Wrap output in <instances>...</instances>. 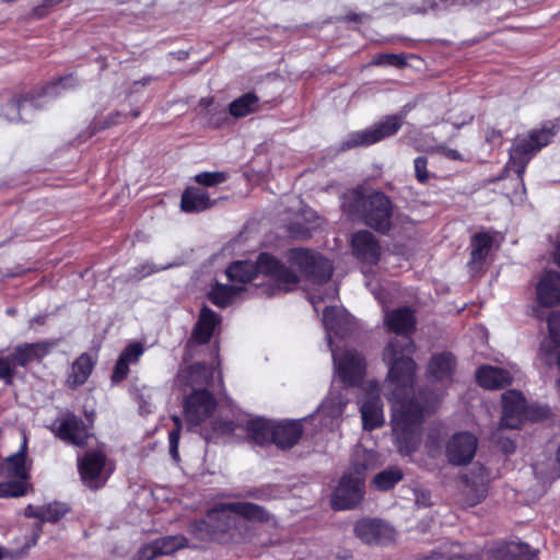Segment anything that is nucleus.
<instances>
[{"label":"nucleus","instance_id":"nucleus-7","mask_svg":"<svg viewBox=\"0 0 560 560\" xmlns=\"http://www.w3.org/2000/svg\"><path fill=\"white\" fill-rule=\"evenodd\" d=\"M209 523L225 530L232 526H245L246 522H266L268 514L258 505L247 502H231L215 506L208 513Z\"/></svg>","mask_w":560,"mask_h":560},{"label":"nucleus","instance_id":"nucleus-30","mask_svg":"<svg viewBox=\"0 0 560 560\" xmlns=\"http://www.w3.org/2000/svg\"><path fill=\"white\" fill-rule=\"evenodd\" d=\"M534 553L528 545L510 541L491 550L489 560H533Z\"/></svg>","mask_w":560,"mask_h":560},{"label":"nucleus","instance_id":"nucleus-9","mask_svg":"<svg viewBox=\"0 0 560 560\" xmlns=\"http://www.w3.org/2000/svg\"><path fill=\"white\" fill-rule=\"evenodd\" d=\"M501 425L508 429H520L526 421H536L549 415L547 407L527 406L521 392L509 390L502 395Z\"/></svg>","mask_w":560,"mask_h":560},{"label":"nucleus","instance_id":"nucleus-21","mask_svg":"<svg viewBox=\"0 0 560 560\" xmlns=\"http://www.w3.org/2000/svg\"><path fill=\"white\" fill-rule=\"evenodd\" d=\"M186 544V538L180 535L161 537L141 547L138 551V560H152L158 556L173 553Z\"/></svg>","mask_w":560,"mask_h":560},{"label":"nucleus","instance_id":"nucleus-25","mask_svg":"<svg viewBox=\"0 0 560 560\" xmlns=\"http://www.w3.org/2000/svg\"><path fill=\"white\" fill-rule=\"evenodd\" d=\"M548 338L545 339L539 349V358L545 364H551L555 351L560 347V312H552L547 317Z\"/></svg>","mask_w":560,"mask_h":560},{"label":"nucleus","instance_id":"nucleus-49","mask_svg":"<svg viewBox=\"0 0 560 560\" xmlns=\"http://www.w3.org/2000/svg\"><path fill=\"white\" fill-rule=\"evenodd\" d=\"M349 245H377V242L373 233L361 230L352 234Z\"/></svg>","mask_w":560,"mask_h":560},{"label":"nucleus","instance_id":"nucleus-45","mask_svg":"<svg viewBox=\"0 0 560 560\" xmlns=\"http://www.w3.org/2000/svg\"><path fill=\"white\" fill-rule=\"evenodd\" d=\"M256 233V224L254 222L246 223L237 235L230 241L228 245H241L244 243L252 242L254 234Z\"/></svg>","mask_w":560,"mask_h":560},{"label":"nucleus","instance_id":"nucleus-5","mask_svg":"<svg viewBox=\"0 0 560 560\" xmlns=\"http://www.w3.org/2000/svg\"><path fill=\"white\" fill-rule=\"evenodd\" d=\"M556 133V126L553 124H547L542 128L532 130L527 136L517 137L514 140L509 151L510 158L506 168L510 172H514L516 175L517 188L513 196L515 201H523L526 194L523 176L529 161L537 151L551 141Z\"/></svg>","mask_w":560,"mask_h":560},{"label":"nucleus","instance_id":"nucleus-22","mask_svg":"<svg viewBox=\"0 0 560 560\" xmlns=\"http://www.w3.org/2000/svg\"><path fill=\"white\" fill-rule=\"evenodd\" d=\"M455 358L450 352H442L431 358L427 373L430 380L439 382L445 387L451 381L455 371Z\"/></svg>","mask_w":560,"mask_h":560},{"label":"nucleus","instance_id":"nucleus-41","mask_svg":"<svg viewBox=\"0 0 560 560\" xmlns=\"http://www.w3.org/2000/svg\"><path fill=\"white\" fill-rule=\"evenodd\" d=\"M28 483L26 480L0 482V498H18L27 492Z\"/></svg>","mask_w":560,"mask_h":560},{"label":"nucleus","instance_id":"nucleus-55","mask_svg":"<svg viewBox=\"0 0 560 560\" xmlns=\"http://www.w3.org/2000/svg\"><path fill=\"white\" fill-rule=\"evenodd\" d=\"M215 430H218L222 434L232 433L235 431V425L232 422H224L219 424L218 428H215Z\"/></svg>","mask_w":560,"mask_h":560},{"label":"nucleus","instance_id":"nucleus-64","mask_svg":"<svg viewBox=\"0 0 560 560\" xmlns=\"http://www.w3.org/2000/svg\"><path fill=\"white\" fill-rule=\"evenodd\" d=\"M490 137H491V138H494V137L499 138V137H501V132H500V131L492 130V132H491V136H490Z\"/></svg>","mask_w":560,"mask_h":560},{"label":"nucleus","instance_id":"nucleus-54","mask_svg":"<svg viewBox=\"0 0 560 560\" xmlns=\"http://www.w3.org/2000/svg\"><path fill=\"white\" fill-rule=\"evenodd\" d=\"M415 502L419 506H428L431 503V495L428 491L416 489L413 491Z\"/></svg>","mask_w":560,"mask_h":560},{"label":"nucleus","instance_id":"nucleus-57","mask_svg":"<svg viewBox=\"0 0 560 560\" xmlns=\"http://www.w3.org/2000/svg\"><path fill=\"white\" fill-rule=\"evenodd\" d=\"M152 81H153V77L145 75L142 79H140L139 81H136L135 84H141L142 86H145V85L150 84Z\"/></svg>","mask_w":560,"mask_h":560},{"label":"nucleus","instance_id":"nucleus-2","mask_svg":"<svg viewBox=\"0 0 560 560\" xmlns=\"http://www.w3.org/2000/svg\"><path fill=\"white\" fill-rule=\"evenodd\" d=\"M288 266L272 255L262 253L254 261H235L226 269L229 280L245 284L258 275L270 278L280 291H291L302 279L322 283L332 275L331 262L310 247H292L287 255Z\"/></svg>","mask_w":560,"mask_h":560},{"label":"nucleus","instance_id":"nucleus-34","mask_svg":"<svg viewBox=\"0 0 560 560\" xmlns=\"http://www.w3.org/2000/svg\"><path fill=\"white\" fill-rule=\"evenodd\" d=\"M68 512L66 505L61 503H51L43 506H35L30 504L24 514L27 517H36L43 522H57L63 517Z\"/></svg>","mask_w":560,"mask_h":560},{"label":"nucleus","instance_id":"nucleus-43","mask_svg":"<svg viewBox=\"0 0 560 560\" xmlns=\"http://www.w3.org/2000/svg\"><path fill=\"white\" fill-rule=\"evenodd\" d=\"M352 255L369 267L377 264L381 257L380 247H353Z\"/></svg>","mask_w":560,"mask_h":560},{"label":"nucleus","instance_id":"nucleus-58","mask_svg":"<svg viewBox=\"0 0 560 560\" xmlns=\"http://www.w3.org/2000/svg\"><path fill=\"white\" fill-rule=\"evenodd\" d=\"M322 300H324L322 296H317V295H315V294H311V295H310V301H311V303L314 305L315 310H317V304H318Z\"/></svg>","mask_w":560,"mask_h":560},{"label":"nucleus","instance_id":"nucleus-59","mask_svg":"<svg viewBox=\"0 0 560 560\" xmlns=\"http://www.w3.org/2000/svg\"><path fill=\"white\" fill-rule=\"evenodd\" d=\"M472 120V116H468L467 119L463 120L462 122H453V126L455 129H459L463 125L469 122Z\"/></svg>","mask_w":560,"mask_h":560},{"label":"nucleus","instance_id":"nucleus-53","mask_svg":"<svg viewBox=\"0 0 560 560\" xmlns=\"http://www.w3.org/2000/svg\"><path fill=\"white\" fill-rule=\"evenodd\" d=\"M489 247H475L471 252V264L478 268L486 259Z\"/></svg>","mask_w":560,"mask_h":560},{"label":"nucleus","instance_id":"nucleus-26","mask_svg":"<svg viewBox=\"0 0 560 560\" xmlns=\"http://www.w3.org/2000/svg\"><path fill=\"white\" fill-rule=\"evenodd\" d=\"M26 452L27 442L24 436L19 452L8 456L4 462L0 464V476L16 477L22 480H27L30 475L25 464Z\"/></svg>","mask_w":560,"mask_h":560},{"label":"nucleus","instance_id":"nucleus-13","mask_svg":"<svg viewBox=\"0 0 560 560\" xmlns=\"http://www.w3.org/2000/svg\"><path fill=\"white\" fill-rule=\"evenodd\" d=\"M477 450V439L468 432L454 434L445 445V455L453 465L468 464Z\"/></svg>","mask_w":560,"mask_h":560},{"label":"nucleus","instance_id":"nucleus-51","mask_svg":"<svg viewBox=\"0 0 560 560\" xmlns=\"http://www.w3.org/2000/svg\"><path fill=\"white\" fill-rule=\"evenodd\" d=\"M433 151L447 160L452 161H465L464 155L456 149L448 148L445 144H438L433 148Z\"/></svg>","mask_w":560,"mask_h":560},{"label":"nucleus","instance_id":"nucleus-11","mask_svg":"<svg viewBox=\"0 0 560 560\" xmlns=\"http://www.w3.org/2000/svg\"><path fill=\"white\" fill-rule=\"evenodd\" d=\"M78 467L82 481L92 489L103 487L113 472L112 465L101 451L88 452L79 457Z\"/></svg>","mask_w":560,"mask_h":560},{"label":"nucleus","instance_id":"nucleus-28","mask_svg":"<svg viewBox=\"0 0 560 560\" xmlns=\"http://www.w3.org/2000/svg\"><path fill=\"white\" fill-rule=\"evenodd\" d=\"M214 205L209 194L197 187H187L182 194L180 208L184 212H201Z\"/></svg>","mask_w":560,"mask_h":560},{"label":"nucleus","instance_id":"nucleus-37","mask_svg":"<svg viewBox=\"0 0 560 560\" xmlns=\"http://www.w3.org/2000/svg\"><path fill=\"white\" fill-rule=\"evenodd\" d=\"M48 349L45 343H28L15 348L12 357L16 366H24L27 363L42 358L47 353Z\"/></svg>","mask_w":560,"mask_h":560},{"label":"nucleus","instance_id":"nucleus-47","mask_svg":"<svg viewBox=\"0 0 560 560\" xmlns=\"http://www.w3.org/2000/svg\"><path fill=\"white\" fill-rule=\"evenodd\" d=\"M122 117H125V115L121 112H115V113L109 114L108 117L105 119V121L102 124L98 121H94L90 126L91 131L89 132L88 137L93 136L97 130L105 129L107 127L119 124L121 121Z\"/></svg>","mask_w":560,"mask_h":560},{"label":"nucleus","instance_id":"nucleus-36","mask_svg":"<svg viewBox=\"0 0 560 560\" xmlns=\"http://www.w3.org/2000/svg\"><path fill=\"white\" fill-rule=\"evenodd\" d=\"M243 291L240 284H219L217 283L209 293L211 302L220 307L231 304Z\"/></svg>","mask_w":560,"mask_h":560},{"label":"nucleus","instance_id":"nucleus-12","mask_svg":"<svg viewBox=\"0 0 560 560\" xmlns=\"http://www.w3.org/2000/svg\"><path fill=\"white\" fill-rule=\"evenodd\" d=\"M355 536L368 545H384L393 541L396 530L388 523L378 518H362L354 524Z\"/></svg>","mask_w":560,"mask_h":560},{"label":"nucleus","instance_id":"nucleus-62","mask_svg":"<svg viewBox=\"0 0 560 560\" xmlns=\"http://www.w3.org/2000/svg\"><path fill=\"white\" fill-rule=\"evenodd\" d=\"M503 450H504L505 452H511V451H513V450H514V446H513L512 442H509L508 444H504V445H503Z\"/></svg>","mask_w":560,"mask_h":560},{"label":"nucleus","instance_id":"nucleus-31","mask_svg":"<svg viewBox=\"0 0 560 560\" xmlns=\"http://www.w3.org/2000/svg\"><path fill=\"white\" fill-rule=\"evenodd\" d=\"M143 347L139 342H132L121 352L119 355L117 363L115 365V370L113 373V381L120 382L124 380L128 372L129 365L138 362L140 357L143 354Z\"/></svg>","mask_w":560,"mask_h":560},{"label":"nucleus","instance_id":"nucleus-63","mask_svg":"<svg viewBox=\"0 0 560 560\" xmlns=\"http://www.w3.org/2000/svg\"><path fill=\"white\" fill-rule=\"evenodd\" d=\"M550 245H560V231L556 235L555 241H550Z\"/></svg>","mask_w":560,"mask_h":560},{"label":"nucleus","instance_id":"nucleus-18","mask_svg":"<svg viewBox=\"0 0 560 560\" xmlns=\"http://www.w3.org/2000/svg\"><path fill=\"white\" fill-rule=\"evenodd\" d=\"M185 417L194 425L205 421L215 407L211 394L205 389H196L185 401Z\"/></svg>","mask_w":560,"mask_h":560},{"label":"nucleus","instance_id":"nucleus-48","mask_svg":"<svg viewBox=\"0 0 560 560\" xmlns=\"http://www.w3.org/2000/svg\"><path fill=\"white\" fill-rule=\"evenodd\" d=\"M63 0H43L38 5L33 8L32 16L35 19H44L49 12L59 5Z\"/></svg>","mask_w":560,"mask_h":560},{"label":"nucleus","instance_id":"nucleus-8","mask_svg":"<svg viewBox=\"0 0 560 560\" xmlns=\"http://www.w3.org/2000/svg\"><path fill=\"white\" fill-rule=\"evenodd\" d=\"M406 117V112L387 115L372 126L348 133L340 142V150L370 147L398 132Z\"/></svg>","mask_w":560,"mask_h":560},{"label":"nucleus","instance_id":"nucleus-24","mask_svg":"<svg viewBox=\"0 0 560 560\" xmlns=\"http://www.w3.org/2000/svg\"><path fill=\"white\" fill-rule=\"evenodd\" d=\"M490 479V472L482 466L471 471L465 489L467 504L476 505L486 497Z\"/></svg>","mask_w":560,"mask_h":560},{"label":"nucleus","instance_id":"nucleus-6","mask_svg":"<svg viewBox=\"0 0 560 560\" xmlns=\"http://www.w3.org/2000/svg\"><path fill=\"white\" fill-rule=\"evenodd\" d=\"M78 84L73 74L60 77L47 85L39 93H30L24 96H14L0 108V116L9 122H26L33 117L34 110L44 107L47 100L60 95L61 91Z\"/></svg>","mask_w":560,"mask_h":560},{"label":"nucleus","instance_id":"nucleus-17","mask_svg":"<svg viewBox=\"0 0 560 560\" xmlns=\"http://www.w3.org/2000/svg\"><path fill=\"white\" fill-rule=\"evenodd\" d=\"M348 398L341 392L331 389L315 412L324 428L332 429L340 423Z\"/></svg>","mask_w":560,"mask_h":560},{"label":"nucleus","instance_id":"nucleus-19","mask_svg":"<svg viewBox=\"0 0 560 560\" xmlns=\"http://www.w3.org/2000/svg\"><path fill=\"white\" fill-rule=\"evenodd\" d=\"M52 430L59 439L75 446L88 445L89 440L92 439L84 423L70 415L59 419Z\"/></svg>","mask_w":560,"mask_h":560},{"label":"nucleus","instance_id":"nucleus-61","mask_svg":"<svg viewBox=\"0 0 560 560\" xmlns=\"http://www.w3.org/2000/svg\"><path fill=\"white\" fill-rule=\"evenodd\" d=\"M555 262L560 266V247L556 248V252L553 254Z\"/></svg>","mask_w":560,"mask_h":560},{"label":"nucleus","instance_id":"nucleus-16","mask_svg":"<svg viewBox=\"0 0 560 560\" xmlns=\"http://www.w3.org/2000/svg\"><path fill=\"white\" fill-rule=\"evenodd\" d=\"M319 217L312 208L300 202L299 210L288 225L284 228V233L291 240H307L313 230L319 226Z\"/></svg>","mask_w":560,"mask_h":560},{"label":"nucleus","instance_id":"nucleus-56","mask_svg":"<svg viewBox=\"0 0 560 560\" xmlns=\"http://www.w3.org/2000/svg\"><path fill=\"white\" fill-rule=\"evenodd\" d=\"M163 269H165V267H163V266L143 267L142 271H141V276L145 277V276H149V275H151L153 272H156V271L163 270Z\"/></svg>","mask_w":560,"mask_h":560},{"label":"nucleus","instance_id":"nucleus-44","mask_svg":"<svg viewBox=\"0 0 560 560\" xmlns=\"http://www.w3.org/2000/svg\"><path fill=\"white\" fill-rule=\"evenodd\" d=\"M415 176L420 184H427L431 177L428 170V158L420 155L413 160Z\"/></svg>","mask_w":560,"mask_h":560},{"label":"nucleus","instance_id":"nucleus-10","mask_svg":"<svg viewBox=\"0 0 560 560\" xmlns=\"http://www.w3.org/2000/svg\"><path fill=\"white\" fill-rule=\"evenodd\" d=\"M366 465L354 466L346 472L331 495V505L335 510H350L355 508L364 497V470Z\"/></svg>","mask_w":560,"mask_h":560},{"label":"nucleus","instance_id":"nucleus-23","mask_svg":"<svg viewBox=\"0 0 560 560\" xmlns=\"http://www.w3.org/2000/svg\"><path fill=\"white\" fill-rule=\"evenodd\" d=\"M221 383V372L214 371L205 364H194L186 370H182L177 376L178 382H185L188 386H208L212 385L214 377Z\"/></svg>","mask_w":560,"mask_h":560},{"label":"nucleus","instance_id":"nucleus-3","mask_svg":"<svg viewBox=\"0 0 560 560\" xmlns=\"http://www.w3.org/2000/svg\"><path fill=\"white\" fill-rule=\"evenodd\" d=\"M340 207L350 219L361 220L377 232L387 233L392 228L394 205L383 191L365 194L361 187L350 189L342 195Z\"/></svg>","mask_w":560,"mask_h":560},{"label":"nucleus","instance_id":"nucleus-20","mask_svg":"<svg viewBox=\"0 0 560 560\" xmlns=\"http://www.w3.org/2000/svg\"><path fill=\"white\" fill-rule=\"evenodd\" d=\"M537 302L545 307L560 305V273L545 271L536 284Z\"/></svg>","mask_w":560,"mask_h":560},{"label":"nucleus","instance_id":"nucleus-42","mask_svg":"<svg viewBox=\"0 0 560 560\" xmlns=\"http://www.w3.org/2000/svg\"><path fill=\"white\" fill-rule=\"evenodd\" d=\"M229 178L228 173L222 171L202 172L195 175L194 180L205 187H214L223 184Z\"/></svg>","mask_w":560,"mask_h":560},{"label":"nucleus","instance_id":"nucleus-33","mask_svg":"<svg viewBox=\"0 0 560 560\" xmlns=\"http://www.w3.org/2000/svg\"><path fill=\"white\" fill-rule=\"evenodd\" d=\"M94 361L88 353L81 354L71 366V372L67 378V383L71 387H78L86 382L92 369Z\"/></svg>","mask_w":560,"mask_h":560},{"label":"nucleus","instance_id":"nucleus-14","mask_svg":"<svg viewBox=\"0 0 560 560\" xmlns=\"http://www.w3.org/2000/svg\"><path fill=\"white\" fill-rule=\"evenodd\" d=\"M520 374L516 365L508 368L482 365L476 371L477 383L490 390L500 389L510 385Z\"/></svg>","mask_w":560,"mask_h":560},{"label":"nucleus","instance_id":"nucleus-35","mask_svg":"<svg viewBox=\"0 0 560 560\" xmlns=\"http://www.w3.org/2000/svg\"><path fill=\"white\" fill-rule=\"evenodd\" d=\"M259 97L254 92H247L229 104V113L234 118H243L258 109Z\"/></svg>","mask_w":560,"mask_h":560},{"label":"nucleus","instance_id":"nucleus-60","mask_svg":"<svg viewBox=\"0 0 560 560\" xmlns=\"http://www.w3.org/2000/svg\"><path fill=\"white\" fill-rule=\"evenodd\" d=\"M346 20H347V21H350V22H358V21H360V20H361V16H360L359 14H354V13H352V14H348V15L346 16Z\"/></svg>","mask_w":560,"mask_h":560},{"label":"nucleus","instance_id":"nucleus-50","mask_svg":"<svg viewBox=\"0 0 560 560\" xmlns=\"http://www.w3.org/2000/svg\"><path fill=\"white\" fill-rule=\"evenodd\" d=\"M16 368V363L12 357L0 358V378H4L7 382H10L14 370Z\"/></svg>","mask_w":560,"mask_h":560},{"label":"nucleus","instance_id":"nucleus-39","mask_svg":"<svg viewBox=\"0 0 560 560\" xmlns=\"http://www.w3.org/2000/svg\"><path fill=\"white\" fill-rule=\"evenodd\" d=\"M370 65L402 69L407 66V58L404 54H378L373 57Z\"/></svg>","mask_w":560,"mask_h":560},{"label":"nucleus","instance_id":"nucleus-1","mask_svg":"<svg viewBox=\"0 0 560 560\" xmlns=\"http://www.w3.org/2000/svg\"><path fill=\"white\" fill-rule=\"evenodd\" d=\"M385 320L388 329L396 332L383 351V361L388 366L385 388L392 404L393 434L399 453L409 455L419 445V427L424 413L434 407L438 398L433 402L427 401L423 407L409 398L417 369L411 358L416 351L410 337L416 328L413 312L408 307L397 308L387 313Z\"/></svg>","mask_w":560,"mask_h":560},{"label":"nucleus","instance_id":"nucleus-38","mask_svg":"<svg viewBox=\"0 0 560 560\" xmlns=\"http://www.w3.org/2000/svg\"><path fill=\"white\" fill-rule=\"evenodd\" d=\"M402 478V471L393 467L377 474L373 479V486L378 490H388Z\"/></svg>","mask_w":560,"mask_h":560},{"label":"nucleus","instance_id":"nucleus-46","mask_svg":"<svg viewBox=\"0 0 560 560\" xmlns=\"http://www.w3.org/2000/svg\"><path fill=\"white\" fill-rule=\"evenodd\" d=\"M173 421L176 425L175 430L171 431L168 434L170 442V453L172 457L177 460L178 459V441H179V432L182 428L180 419L177 416L173 417Z\"/></svg>","mask_w":560,"mask_h":560},{"label":"nucleus","instance_id":"nucleus-29","mask_svg":"<svg viewBox=\"0 0 560 560\" xmlns=\"http://www.w3.org/2000/svg\"><path fill=\"white\" fill-rule=\"evenodd\" d=\"M275 424L276 422L270 420L255 417L246 420L245 429L254 443L266 445L273 443Z\"/></svg>","mask_w":560,"mask_h":560},{"label":"nucleus","instance_id":"nucleus-27","mask_svg":"<svg viewBox=\"0 0 560 560\" xmlns=\"http://www.w3.org/2000/svg\"><path fill=\"white\" fill-rule=\"evenodd\" d=\"M303 433V428L300 421H284L275 424L273 429V444L280 448H289L298 443Z\"/></svg>","mask_w":560,"mask_h":560},{"label":"nucleus","instance_id":"nucleus-15","mask_svg":"<svg viewBox=\"0 0 560 560\" xmlns=\"http://www.w3.org/2000/svg\"><path fill=\"white\" fill-rule=\"evenodd\" d=\"M366 397L362 400L360 412L362 418L363 429L374 430L383 425L384 412L382 402L378 396V386L376 383L369 382L366 384Z\"/></svg>","mask_w":560,"mask_h":560},{"label":"nucleus","instance_id":"nucleus-4","mask_svg":"<svg viewBox=\"0 0 560 560\" xmlns=\"http://www.w3.org/2000/svg\"><path fill=\"white\" fill-rule=\"evenodd\" d=\"M349 323V314L343 308L327 307L324 311L323 324L327 330V339L330 348H332L331 332L339 335L343 331ZM332 358L337 375L348 385L358 384L365 372L364 358L355 350H345L337 353L334 349Z\"/></svg>","mask_w":560,"mask_h":560},{"label":"nucleus","instance_id":"nucleus-52","mask_svg":"<svg viewBox=\"0 0 560 560\" xmlns=\"http://www.w3.org/2000/svg\"><path fill=\"white\" fill-rule=\"evenodd\" d=\"M151 398L152 390L143 387L138 395L141 412L150 413L152 411Z\"/></svg>","mask_w":560,"mask_h":560},{"label":"nucleus","instance_id":"nucleus-40","mask_svg":"<svg viewBox=\"0 0 560 560\" xmlns=\"http://www.w3.org/2000/svg\"><path fill=\"white\" fill-rule=\"evenodd\" d=\"M504 242V235L492 229L479 231L471 237V245H500Z\"/></svg>","mask_w":560,"mask_h":560},{"label":"nucleus","instance_id":"nucleus-32","mask_svg":"<svg viewBox=\"0 0 560 560\" xmlns=\"http://www.w3.org/2000/svg\"><path fill=\"white\" fill-rule=\"evenodd\" d=\"M219 322V317L213 311L203 307L194 330L192 338L199 343L207 342L211 338Z\"/></svg>","mask_w":560,"mask_h":560}]
</instances>
